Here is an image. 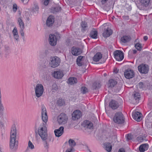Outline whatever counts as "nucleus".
I'll return each mask as SVG.
<instances>
[{"label": "nucleus", "instance_id": "obj_43", "mask_svg": "<svg viewBox=\"0 0 152 152\" xmlns=\"http://www.w3.org/2000/svg\"><path fill=\"white\" fill-rule=\"evenodd\" d=\"M138 86L141 89H143L145 88V85L142 82H140Z\"/></svg>", "mask_w": 152, "mask_h": 152}, {"label": "nucleus", "instance_id": "obj_34", "mask_svg": "<svg viewBox=\"0 0 152 152\" xmlns=\"http://www.w3.org/2000/svg\"><path fill=\"white\" fill-rule=\"evenodd\" d=\"M83 58V56H78L77 58V64L79 66H82L83 64L82 62Z\"/></svg>", "mask_w": 152, "mask_h": 152}, {"label": "nucleus", "instance_id": "obj_6", "mask_svg": "<svg viewBox=\"0 0 152 152\" xmlns=\"http://www.w3.org/2000/svg\"><path fill=\"white\" fill-rule=\"evenodd\" d=\"M67 120V116L64 113H61L57 118V121L59 124L64 125L66 124Z\"/></svg>", "mask_w": 152, "mask_h": 152}, {"label": "nucleus", "instance_id": "obj_2", "mask_svg": "<svg viewBox=\"0 0 152 152\" xmlns=\"http://www.w3.org/2000/svg\"><path fill=\"white\" fill-rule=\"evenodd\" d=\"M113 120L116 123L122 124L124 122V118L122 113L120 112H118L115 114Z\"/></svg>", "mask_w": 152, "mask_h": 152}, {"label": "nucleus", "instance_id": "obj_11", "mask_svg": "<svg viewBox=\"0 0 152 152\" xmlns=\"http://www.w3.org/2000/svg\"><path fill=\"white\" fill-rule=\"evenodd\" d=\"M124 75L126 78L130 79L134 77V73L133 70L128 69L125 71Z\"/></svg>", "mask_w": 152, "mask_h": 152}, {"label": "nucleus", "instance_id": "obj_23", "mask_svg": "<svg viewBox=\"0 0 152 152\" xmlns=\"http://www.w3.org/2000/svg\"><path fill=\"white\" fill-rule=\"evenodd\" d=\"M104 148L105 150L108 152H110L112 149V146L110 143L105 142L104 144Z\"/></svg>", "mask_w": 152, "mask_h": 152}, {"label": "nucleus", "instance_id": "obj_38", "mask_svg": "<svg viewBox=\"0 0 152 152\" xmlns=\"http://www.w3.org/2000/svg\"><path fill=\"white\" fill-rule=\"evenodd\" d=\"M58 89L57 86L56 84H53L52 86V91L53 92H55L57 91Z\"/></svg>", "mask_w": 152, "mask_h": 152}, {"label": "nucleus", "instance_id": "obj_4", "mask_svg": "<svg viewBox=\"0 0 152 152\" xmlns=\"http://www.w3.org/2000/svg\"><path fill=\"white\" fill-rule=\"evenodd\" d=\"M60 62V59L58 57H51L50 59V66L53 68H55L59 65Z\"/></svg>", "mask_w": 152, "mask_h": 152}, {"label": "nucleus", "instance_id": "obj_36", "mask_svg": "<svg viewBox=\"0 0 152 152\" xmlns=\"http://www.w3.org/2000/svg\"><path fill=\"white\" fill-rule=\"evenodd\" d=\"M69 143L71 148H73L76 145V143L75 141L72 139H70L69 140Z\"/></svg>", "mask_w": 152, "mask_h": 152}, {"label": "nucleus", "instance_id": "obj_42", "mask_svg": "<svg viewBox=\"0 0 152 152\" xmlns=\"http://www.w3.org/2000/svg\"><path fill=\"white\" fill-rule=\"evenodd\" d=\"M81 91L83 94H85L87 91V88L84 87H83L81 88Z\"/></svg>", "mask_w": 152, "mask_h": 152}, {"label": "nucleus", "instance_id": "obj_16", "mask_svg": "<svg viewBox=\"0 0 152 152\" xmlns=\"http://www.w3.org/2000/svg\"><path fill=\"white\" fill-rule=\"evenodd\" d=\"M53 76L57 79H61L63 76V72L62 71H55L52 74Z\"/></svg>", "mask_w": 152, "mask_h": 152}, {"label": "nucleus", "instance_id": "obj_8", "mask_svg": "<svg viewBox=\"0 0 152 152\" xmlns=\"http://www.w3.org/2000/svg\"><path fill=\"white\" fill-rule=\"evenodd\" d=\"M16 138H10V146L11 149H16L18 142L17 141H16Z\"/></svg>", "mask_w": 152, "mask_h": 152}, {"label": "nucleus", "instance_id": "obj_40", "mask_svg": "<svg viewBox=\"0 0 152 152\" xmlns=\"http://www.w3.org/2000/svg\"><path fill=\"white\" fill-rule=\"evenodd\" d=\"M28 148H29L31 149H33L34 148V145L30 140H29L28 142Z\"/></svg>", "mask_w": 152, "mask_h": 152}, {"label": "nucleus", "instance_id": "obj_9", "mask_svg": "<svg viewBox=\"0 0 152 152\" xmlns=\"http://www.w3.org/2000/svg\"><path fill=\"white\" fill-rule=\"evenodd\" d=\"M115 58L118 61H121L124 58L123 53L119 50H116L114 53Z\"/></svg>", "mask_w": 152, "mask_h": 152}, {"label": "nucleus", "instance_id": "obj_13", "mask_svg": "<svg viewBox=\"0 0 152 152\" xmlns=\"http://www.w3.org/2000/svg\"><path fill=\"white\" fill-rule=\"evenodd\" d=\"M133 118L137 121H140L142 119V114L137 111L134 112L132 113Z\"/></svg>", "mask_w": 152, "mask_h": 152}, {"label": "nucleus", "instance_id": "obj_37", "mask_svg": "<svg viewBox=\"0 0 152 152\" xmlns=\"http://www.w3.org/2000/svg\"><path fill=\"white\" fill-rule=\"evenodd\" d=\"M53 13L56 12H58L61 10V8L59 6H57L56 7L53 8Z\"/></svg>", "mask_w": 152, "mask_h": 152}, {"label": "nucleus", "instance_id": "obj_41", "mask_svg": "<svg viewBox=\"0 0 152 152\" xmlns=\"http://www.w3.org/2000/svg\"><path fill=\"white\" fill-rule=\"evenodd\" d=\"M57 104L59 106H61L64 104L63 100L62 99H59L57 102Z\"/></svg>", "mask_w": 152, "mask_h": 152}, {"label": "nucleus", "instance_id": "obj_30", "mask_svg": "<svg viewBox=\"0 0 152 152\" xmlns=\"http://www.w3.org/2000/svg\"><path fill=\"white\" fill-rule=\"evenodd\" d=\"M101 85L99 82H96L94 83L92 86V88L93 89H96L99 88Z\"/></svg>", "mask_w": 152, "mask_h": 152}, {"label": "nucleus", "instance_id": "obj_14", "mask_svg": "<svg viewBox=\"0 0 152 152\" xmlns=\"http://www.w3.org/2000/svg\"><path fill=\"white\" fill-rule=\"evenodd\" d=\"M72 54L75 56H78L82 53L81 49L79 48L73 47L71 49Z\"/></svg>", "mask_w": 152, "mask_h": 152}, {"label": "nucleus", "instance_id": "obj_22", "mask_svg": "<svg viewBox=\"0 0 152 152\" xmlns=\"http://www.w3.org/2000/svg\"><path fill=\"white\" fill-rule=\"evenodd\" d=\"M102 57V55L100 52L97 53L93 58V60L96 62L98 61Z\"/></svg>", "mask_w": 152, "mask_h": 152}, {"label": "nucleus", "instance_id": "obj_60", "mask_svg": "<svg viewBox=\"0 0 152 152\" xmlns=\"http://www.w3.org/2000/svg\"><path fill=\"white\" fill-rule=\"evenodd\" d=\"M107 75V74H106V73H104V76H106Z\"/></svg>", "mask_w": 152, "mask_h": 152}, {"label": "nucleus", "instance_id": "obj_53", "mask_svg": "<svg viewBox=\"0 0 152 152\" xmlns=\"http://www.w3.org/2000/svg\"><path fill=\"white\" fill-rule=\"evenodd\" d=\"M21 1L24 4H26L28 3V0H21Z\"/></svg>", "mask_w": 152, "mask_h": 152}, {"label": "nucleus", "instance_id": "obj_55", "mask_svg": "<svg viewBox=\"0 0 152 152\" xmlns=\"http://www.w3.org/2000/svg\"><path fill=\"white\" fill-rule=\"evenodd\" d=\"M118 152H125L124 149L123 148H121L119 149Z\"/></svg>", "mask_w": 152, "mask_h": 152}, {"label": "nucleus", "instance_id": "obj_1", "mask_svg": "<svg viewBox=\"0 0 152 152\" xmlns=\"http://www.w3.org/2000/svg\"><path fill=\"white\" fill-rule=\"evenodd\" d=\"M38 134L44 142L45 147L48 148L49 142L53 141V138L51 136H48L46 124L43 123L40 125L38 129Z\"/></svg>", "mask_w": 152, "mask_h": 152}, {"label": "nucleus", "instance_id": "obj_46", "mask_svg": "<svg viewBox=\"0 0 152 152\" xmlns=\"http://www.w3.org/2000/svg\"><path fill=\"white\" fill-rule=\"evenodd\" d=\"M75 151V150L73 148H70L68 149L65 152H72Z\"/></svg>", "mask_w": 152, "mask_h": 152}, {"label": "nucleus", "instance_id": "obj_10", "mask_svg": "<svg viewBox=\"0 0 152 152\" xmlns=\"http://www.w3.org/2000/svg\"><path fill=\"white\" fill-rule=\"evenodd\" d=\"M42 121L46 123L48 121V117L47 115L46 109L45 107H42Z\"/></svg>", "mask_w": 152, "mask_h": 152}, {"label": "nucleus", "instance_id": "obj_3", "mask_svg": "<svg viewBox=\"0 0 152 152\" xmlns=\"http://www.w3.org/2000/svg\"><path fill=\"white\" fill-rule=\"evenodd\" d=\"M35 95L37 98L40 97L42 95L44 89L43 85L41 84H37L34 88Z\"/></svg>", "mask_w": 152, "mask_h": 152}, {"label": "nucleus", "instance_id": "obj_52", "mask_svg": "<svg viewBox=\"0 0 152 152\" xmlns=\"http://www.w3.org/2000/svg\"><path fill=\"white\" fill-rule=\"evenodd\" d=\"M137 140L140 142H142L143 141V138L142 137H137Z\"/></svg>", "mask_w": 152, "mask_h": 152}, {"label": "nucleus", "instance_id": "obj_44", "mask_svg": "<svg viewBox=\"0 0 152 152\" xmlns=\"http://www.w3.org/2000/svg\"><path fill=\"white\" fill-rule=\"evenodd\" d=\"M141 45L139 43H137L135 45V47L138 50H140Z\"/></svg>", "mask_w": 152, "mask_h": 152}, {"label": "nucleus", "instance_id": "obj_5", "mask_svg": "<svg viewBox=\"0 0 152 152\" xmlns=\"http://www.w3.org/2000/svg\"><path fill=\"white\" fill-rule=\"evenodd\" d=\"M60 38L59 34H56V35L54 34H50L49 36V41L51 46H54L56 44L57 41Z\"/></svg>", "mask_w": 152, "mask_h": 152}, {"label": "nucleus", "instance_id": "obj_28", "mask_svg": "<svg viewBox=\"0 0 152 152\" xmlns=\"http://www.w3.org/2000/svg\"><path fill=\"white\" fill-rule=\"evenodd\" d=\"M131 39V37L129 36H125L121 38V40L122 42L125 43L129 42Z\"/></svg>", "mask_w": 152, "mask_h": 152}, {"label": "nucleus", "instance_id": "obj_19", "mask_svg": "<svg viewBox=\"0 0 152 152\" xmlns=\"http://www.w3.org/2000/svg\"><path fill=\"white\" fill-rule=\"evenodd\" d=\"M54 22V17L50 15L47 19L46 22V25L48 26H50L52 25Z\"/></svg>", "mask_w": 152, "mask_h": 152}, {"label": "nucleus", "instance_id": "obj_50", "mask_svg": "<svg viewBox=\"0 0 152 152\" xmlns=\"http://www.w3.org/2000/svg\"><path fill=\"white\" fill-rule=\"evenodd\" d=\"M122 18L125 20H129V17L128 16H123Z\"/></svg>", "mask_w": 152, "mask_h": 152}, {"label": "nucleus", "instance_id": "obj_39", "mask_svg": "<svg viewBox=\"0 0 152 152\" xmlns=\"http://www.w3.org/2000/svg\"><path fill=\"white\" fill-rule=\"evenodd\" d=\"M82 29L85 30L87 27V23L85 22H82L81 24Z\"/></svg>", "mask_w": 152, "mask_h": 152}, {"label": "nucleus", "instance_id": "obj_47", "mask_svg": "<svg viewBox=\"0 0 152 152\" xmlns=\"http://www.w3.org/2000/svg\"><path fill=\"white\" fill-rule=\"evenodd\" d=\"M24 29H20V33L21 36L23 37V39L24 38V33L23 31Z\"/></svg>", "mask_w": 152, "mask_h": 152}, {"label": "nucleus", "instance_id": "obj_61", "mask_svg": "<svg viewBox=\"0 0 152 152\" xmlns=\"http://www.w3.org/2000/svg\"><path fill=\"white\" fill-rule=\"evenodd\" d=\"M89 152H91V151H89Z\"/></svg>", "mask_w": 152, "mask_h": 152}, {"label": "nucleus", "instance_id": "obj_59", "mask_svg": "<svg viewBox=\"0 0 152 152\" xmlns=\"http://www.w3.org/2000/svg\"><path fill=\"white\" fill-rule=\"evenodd\" d=\"M133 53L134 54H135L136 53L137 51L136 50H133Z\"/></svg>", "mask_w": 152, "mask_h": 152}, {"label": "nucleus", "instance_id": "obj_24", "mask_svg": "<svg viewBox=\"0 0 152 152\" xmlns=\"http://www.w3.org/2000/svg\"><path fill=\"white\" fill-rule=\"evenodd\" d=\"M12 33L13 34V37L15 39L18 41L19 39V35L16 27H15L13 29Z\"/></svg>", "mask_w": 152, "mask_h": 152}, {"label": "nucleus", "instance_id": "obj_56", "mask_svg": "<svg viewBox=\"0 0 152 152\" xmlns=\"http://www.w3.org/2000/svg\"><path fill=\"white\" fill-rule=\"evenodd\" d=\"M3 120H1V121H0V124H1V126L2 127L4 126V124H3L2 121Z\"/></svg>", "mask_w": 152, "mask_h": 152}, {"label": "nucleus", "instance_id": "obj_35", "mask_svg": "<svg viewBox=\"0 0 152 152\" xmlns=\"http://www.w3.org/2000/svg\"><path fill=\"white\" fill-rule=\"evenodd\" d=\"M39 9V6L37 3H34L32 7V10L35 12H37Z\"/></svg>", "mask_w": 152, "mask_h": 152}, {"label": "nucleus", "instance_id": "obj_18", "mask_svg": "<svg viewBox=\"0 0 152 152\" xmlns=\"http://www.w3.org/2000/svg\"><path fill=\"white\" fill-rule=\"evenodd\" d=\"M17 130L15 125L12 126L11 128L10 138H16Z\"/></svg>", "mask_w": 152, "mask_h": 152}, {"label": "nucleus", "instance_id": "obj_26", "mask_svg": "<svg viewBox=\"0 0 152 152\" xmlns=\"http://www.w3.org/2000/svg\"><path fill=\"white\" fill-rule=\"evenodd\" d=\"M150 0H140V3L142 6L147 7L150 4Z\"/></svg>", "mask_w": 152, "mask_h": 152}, {"label": "nucleus", "instance_id": "obj_62", "mask_svg": "<svg viewBox=\"0 0 152 152\" xmlns=\"http://www.w3.org/2000/svg\"><path fill=\"white\" fill-rule=\"evenodd\" d=\"M0 152H1V151H0Z\"/></svg>", "mask_w": 152, "mask_h": 152}, {"label": "nucleus", "instance_id": "obj_17", "mask_svg": "<svg viewBox=\"0 0 152 152\" xmlns=\"http://www.w3.org/2000/svg\"><path fill=\"white\" fill-rule=\"evenodd\" d=\"M64 132V127L62 126L58 129H55L54 131L55 136L58 137L61 136Z\"/></svg>", "mask_w": 152, "mask_h": 152}, {"label": "nucleus", "instance_id": "obj_51", "mask_svg": "<svg viewBox=\"0 0 152 152\" xmlns=\"http://www.w3.org/2000/svg\"><path fill=\"white\" fill-rule=\"evenodd\" d=\"M49 1L50 0H44V1L43 3L45 5H47L49 3Z\"/></svg>", "mask_w": 152, "mask_h": 152}, {"label": "nucleus", "instance_id": "obj_48", "mask_svg": "<svg viewBox=\"0 0 152 152\" xmlns=\"http://www.w3.org/2000/svg\"><path fill=\"white\" fill-rule=\"evenodd\" d=\"M132 137L130 134H128L127 137V139L128 140H132Z\"/></svg>", "mask_w": 152, "mask_h": 152}, {"label": "nucleus", "instance_id": "obj_21", "mask_svg": "<svg viewBox=\"0 0 152 152\" xmlns=\"http://www.w3.org/2000/svg\"><path fill=\"white\" fill-rule=\"evenodd\" d=\"M112 31L109 28H107L103 33V36L105 37H107L112 34Z\"/></svg>", "mask_w": 152, "mask_h": 152}, {"label": "nucleus", "instance_id": "obj_20", "mask_svg": "<svg viewBox=\"0 0 152 152\" xmlns=\"http://www.w3.org/2000/svg\"><path fill=\"white\" fill-rule=\"evenodd\" d=\"M109 106L113 109H116L119 106L118 103L115 100L111 101L109 104Z\"/></svg>", "mask_w": 152, "mask_h": 152}, {"label": "nucleus", "instance_id": "obj_7", "mask_svg": "<svg viewBox=\"0 0 152 152\" xmlns=\"http://www.w3.org/2000/svg\"><path fill=\"white\" fill-rule=\"evenodd\" d=\"M138 69L139 72L142 74L147 73L149 70L148 66L145 64H142L138 67Z\"/></svg>", "mask_w": 152, "mask_h": 152}, {"label": "nucleus", "instance_id": "obj_29", "mask_svg": "<svg viewBox=\"0 0 152 152\" xmlns=\"http://www.w3.org/2000/svg\"><path fill=\"white\" fill-rule=\"evenodd\" d=\"M117 83L116 81L113 79H110L109 80L108 83L109 87H113Z\"/></svg>", "mask_w": 152, "mask_h": 152}, {"label": "nucleus", "instance_id": "obj_49", "mask_svg": "<svg viewBox=\"0 0 152 152\" xmlns=\"http://www.w3.org/2000/svg\"><path fill=\"white\" fill-rule=\"evenodd\" d=\"M17 6L16 4H14L13 7V9L14 12H15L17 10Z\"/></svg>", "mask_w": 152, "mask_h": 152}, {"label": "nucleus", "instance_id": "obj_33", "mask_svg": "<svg viewBox=\"0 0 152 152\" xmlns=\"http://www.w3.org/2000/svg\"><path fill=\"white\" fill-rule=\"evenodd\" d=\"M69 83L71 84H74L77 82V79L75 77H70L68 79Z\"/></svg>", "mask_w": 152, "mask_h": 152}, {"label": "nucleus", "instance_id": "obj_45", "mask_svg": "<svg viewBox=\"0 0 152 152\" xmlns=\"http://www.w3.org/2000/svg\"><path fill=\"white\" fill-rule=\"evenodd\" d=\"M113 134L112 133H111L110 134H108V135H107V138H111V139H112V138L114 137L113 136ZM115 137V136H114Z\"/></svg>", "mask_w": 152, "mask_h": 152}, {"label": "nucleus", "instance_id": "obj_57", "mask_svg": "<svg viewBox=\"0 0 152 152\" xmlns=\"http://www.w3.org/2000/svg\"><path fill=\"white\" fill-rule=\"evenodd\" d=\"M108 0H101L102 2L104 4Z\"/></svg>", "mask_w": 152, "mask_h": 152}, {"label": "nucleus", "instance_id": "obj_27", "mask_svg": "<svg viewBox=\"0 0 152 152\" xmlns=\"http://www.w3.org/2000/svg\"><path fill=\"white\" fill-rule=\"evenodd\" d=\"M18 22L20 29H24L25 28L24 23L21 18H18Z\"/></svg>", "mask_w": 152, "mask_h": 152}, {"label": "nucleus", "instance_id": "obj_15", "mask_svg": "<svg viewBox=\"0 0 152 152\" xmlns=\"http://www.w3.org/2000/svg\"><path fill=\"white\" fill-rule=\"evenodd\" d=\"M81 116V112L79 110H76L73 113L72 118L73 120H76L79 118Z\"/></svg>", "mask_w": 152, "mask_h": 152}, {"label": "nucleus", "instance_id": "obj_31", "mask_svg": "<svg viewBox=\"0 0 152 152\" xmlns=\"http://www.w3.org/2000/svg\"><path fill=\"white\" fill-rule=\"evenodd\" d=\"M134 99L136 101V102L138 103L140 98V94L137 92H135L133 95Z\"/></svg>", "mask_w": 152, "mask_h": 152}, {"label": "nucleus", "instance_id": "obj_12", "mask_svg": "<svg viewBox=\"0 0 152 152\" xmlns=\"http://www.w3.org/2000/svg\"><path fill=\"white\" fill-rule=\"evenodd\" d=\"M82 125L86 129H92L93 128L92 123L88 121H84L82 124Z\"/></svg>", "mask_w": 152, "mask_h": 152}, {"label": "nucleus", "instance_id": "obj_25", "mask_svg": "<svg viewBox=\"0 0 152 152\" xmlns=\"http://www.w3.org/2000/svg\"><path fill=\"white\" fill-rule=\"evenodd\" d=\"M148 148V145L147 144H145L140 145L139 147L140 151L141 152H144L147 150Z\"/></svg>", "mask_w": 152, "mask_h": 152}, {"label": "nucleus", "instance_id": "obj_32", "mask_svg": "<svg viewBox=\"0 0 152 152\" xmlns=\"http://www.w3.org/2000/svg\"><path fill=\"white\" fill-rule=\"evenodd\" d=\"M97 32L95 30L92 31L90 33V36L93 39H96L97 38Z\"/></svg>", "mask_w": 152, "mask_h": 152}, {"label": "nucleus", "instance_id": "obj_58", "mask_svg": "<svg viewBox=\"0 0 152 152\" xmlns=\"http://www.w3.org/2000/svg\"><path fill=\"white\" fill-rule=\"evenodd\" d=\"M148 39V37L146 36H145L144 37V39L145 41H146Z\"/></svg>", "mask_w": 152, "mask_h": 152}, {"label": "nucleus", "instance_id": "obj_54", "mask_svg": "<svg viewBox=\"0 0 152 152\" xmlns=\"http://www.w3.org/2000/svg\"><path fill=\"white\" fill-rule=\"evenodd\" d=\"M2 113L0 112V121H1V120H3V118L2 117Z\"/></svg>", "mask_w": 152, "mask_h": 152}]
</instances>
